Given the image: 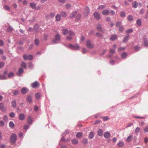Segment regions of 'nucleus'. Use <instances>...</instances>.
<instances>
[{
	"mask_svg": "<svg viewBox=\"0 0 148 148\" xmlns=\"http://www.w3.org/2000/svg\"><path fill=\"white\" fill-rule=\"evenodd\" d=\"M23 70L22 68H20L19 69L18 71L17 74L18 76H20L21 75V74L23 72Z\"/></svg>",
	"mask_w": 148,
	"mask_h": 148,
	"instance_id": "nucleus-26",
	"label": "nucleus"
},
{
	"mask_svg": "<svg viewBox=\"0 0 148 148\" xmlns=\"http://www.w3.org/2000/svg\"><path fill=\"white\" fill-rule=\"evenodd\" d=\"M124 144V143L123 142L120 141L118 143V145L119 147H121L123 146Z\"/></svg>",
	"mask_w": 148,
	"mask_h": 148,
	"instance_id": "nucleus-36",
	"label": "nucleus"
},
{
	"mask_svg": "<svg viewBox=\"0 0 148 148\" xmlns=\"http://www.w3.org/2000/svg\"><path fill=\"white\" fill-rule=\"evenodd\" d=\"M21 66L24 68H26V64L25 63L22 62L21 64Z\"/></svg>",
	"mask_w": 148,
	"mask_h": 148,
	"instance_id": "nucleus-59",
	"label": "nucleus"
},
{
	"mask_svg": "<svg viewBox=\"0 0 148 148\" xmlns=\"http://www.w3.org/2000/svg\"><path fill=\"white\" fill-rule=\"evenodd\" d=\"M15 116V114L13 112H12L10 113V116L12 118H14Z\"/></svg>",
	"mask_w": 148,
	"mask_h": 148,
	"instance_id": "nucleus-57",
	"label": "nucleus"
},
{
	"mask_svg": "<svg viewBox=\"0 0 148 148\" xmlns=\"http://www.w3.org/2000/svg\"><path fill=\"white\" fill-rule=\"evenodd\" d=\"M111 134L110 132H106L104 134V136L105 138H108L110 137Z\"/></svg>",
	"mask_w": 148,
	"mask_h": 148,
	"instance_id": "nucleus-12",
	"label": "nucleus"
},
{
	"mask_svg": "<svg viewBox=\"0 0 148 148\" xmlns=\"http://www.w3.org/2000/svg\"><path fill=\"white\" fill-rule=\"evenodd\" d=\"M12 105L13 108H15L16 106V101L15 100H13L12 102Z\"/></svg>",
	"mask_w": 148,
	"mask_h": 148,
	"instance_id": "nucleus-28",
	"label": "nucleus"
},
{
	"mask_svg": "<svg viewBox=\"0 0 148 148\" xmlns=\"http://www.w3.org/2000/svg\"><path fill=\"white\" fill-rule=\"evenodd\" d=\"M132 6L134 8H136L138 6V4L137 2L136 1L133 2L132 3Z\"/></svg>",
	"mask_w": 148,
	"mask_h": 148,
	"instance_id": "nucleus-33",
	"label": "nucleus"
},
{
	"mask_svg": "<svg viewBox=\"0 0 148 148\" xmlns=\"http://www.w3.org/2000/svg\"><path fill=\"white\" fill-rule=\"evenodd\" d=\"M27 122L29 124H30L32 123V118L31 116L28 117Z\"/></svg>",
	"mask_w": 148,
	"mask_h": 148,
	"instance_id": "nucleus-23",
	"label": "nucleus"
},
{
	"mask_svg": "<svg viewBox=\"0 0 148 148\" xmlns=\"http://www.w3.org/2000/svg\"><path fill=\"white\" fill-rule=\"evenodd\" d=\"M77 13V11L73 12L70 14L69 17L71 18H72L75 17Z\"/></svg>",
	"mask_w": 148,
	"mask_h": 148,
	"instance_id": "nucleus-14",
	"label": "nucleus"
},
{
	"mask_svg": "<svg viewBox=\"0 0 148 148\" xmlns=\"http://www.w3.org/2000/svg\"><path fill=\"white\" fill-rule=\"evenodd\" d=\"M82 15L81 14H78L76 17L75 20L76 21H79L81 18V17Z\"/></svg>",
	"mask_w": 148,
	"mask_h": 148,
	"instance_id": "nucleus-34",
	"label": "nucleus"
},
{
	"mask_svg": "<svg viewBox=\"0 0 148 148\" xmlns=\"http://www.w3.org/2000/svg\"><path fill=\"white\" fill-rule=\"evenodd\" d=\"M106 20L107 22H109L111 21V18L110 17H107L106 18Z\"/></svg>",
	"mask_w": 148,
	"mask_h": 148,
	"instance_id": "nucleus-64",
	"label": "nucleus"
},
{
	"mask_svg": "<svg viewBox=\"0 0 148 148\" xmlns=\"http://www.w3.org/2000/svg\"><path fill=\"white\" fill-rule=\"evenodd\" d=\"M127 54L125 52L121 54V57L123 58H125L127 57Z\"/></svg>",
	"mask_w": 148,
	"mask_h": 148,
	"instance_id": "nucleus-44",
	"label": "nucleus"
},
{
	"mask_svg": "<svg viewBox=\"0 0 148 148\" xmlns=\"http://www.w3.org/2000/svg\"><path fill=\"white\" fill-rule=\"evenodd\" d=\"M13 29L10 26H9L7 28V30L9 32H12Z\"/></svg>",
	"mask_w": 148,
	"mask_h": 148,
	"instance_id": "nucleus-54",
	"label": "nucleus"
},
{
	"mask_svg": "<svg viewBox=\"0 0 148 148\" xmlns=\"http://www.w3.org/2000/svg\"><path fill=\"white\" fill-rule=\"evenodd\" d=\"M60 39V35L59 34H57L55 35L54 38L53 40V42L55 44L58 43L59 42Z\"/></svg>",
	"mask_w": 148,
	"mask_h": 148,
	"instance_id": "nucleus-2",
	"label": "nucleus"
},
{
	"mask_svg": "<svg viewBox=\"0 0 148 148\" xmlns=\"http://www.w3.org/2000/svg\"><path fill=\"white\" fill-rule=\"evenodd\" d=\"M82 134H83V133L81 132H78L76 134V136L77 137V138H80L82 137Z\"/></svg>",
	"mask_w": 148,
	"mask_h": 148,
	"instance_id": "nucleus-29",
	"label": "nucleus"
},
{
	"mask_svg": "<svg viewBox=\"0 0 148 148\" xmlns=\"http://www.w3.org/2000/svg\"><path fill=\"white\" fill-rule=\"evenodd\" d=\"M110 13L109 10L107 9L104 10L102 11L103 14L105 16L108 15Z\"/></svg>",
	"mask_w": 148,
	"mask_h": 148,
	"instance_id": "nucleus-13",
	"label": "nucleus"
},
{
	"mask_svg": "<svg viewBox=\"0 0 148 148\" xmlns=\"http://www.w3.org/2000/svg\"><path fill=\"white\" fill-rule=\"evenodd\" d=\"M129 39V36L127 35L124 38L123 40V42H126Z\"/></svg>",
	"mask_w": 148,
	"mask_h": 148,
	"instance_id": "nucleus-38",
	"label": "nucleus"
},
{
	"mask_svg": "<svg viewBox=\"0 0 148 148\" xmlns=\"http://www.w3.org/2000/svg\"><path fill=\"white\" fill-rule=\"evenodd\" d=\"M103 131L102 129H99L97 132V134L99 136H101L103 135Z\"/></svg>",
	"mask_w": 148,
	"mask_h": 148,
	"instance_id": "nucleus-21",
	"label": "nucleus"
},
{
	"mask_svg": "<svg viewBox=\"0 0 148 148\" xmlns=\"http://www.w3.org/2000/svg\"><path fill=\"white\" fill-rule=\"evenodd\" d=\"M30 6L33 9H36V5L34 3H30Z\"/></svg>",
	"mask_w": 148,
	"mask_h": 148,
	"instance_id": "nucleus-24",
	"label": "nucleus"
},
{
	"mask_svg": "<svg viewBox=\"0 0 148 148\" xmlns=\"http://www.w3.org/2000/svg\"><path fill=\"white\" fill-rule=\"evenodd\" d=\"M4 65V63L3 62H0V69L3 67Z\"/></svg>",
	"mask_w": 148,
	"mask_h": 148,
	"instance_id": "nucleus-60",
	"label": "nucleus"
},
{
	"mask_svg": "<svg viewBox=\"0 0 148 148\" xmlns=\"http://www.w3.org/2000/svg\"><path fill=\"white\" fill-rule=\"evenodd\" d=\"M55 15V14L54 12H51L49 14V17H50L53 18V17Z\"/></svg>",
	"mask_w": 148,
	"mask_h": 148,
	"instance_id": "nucleus-53",
	"label": "nucleus"
},
{
	"mask_svg": "<svg viewBox=\"0 0 148 148\" xmlns=\"http://www.w3.org/2000/svg\"><path fill=\"white\" fill-rule=\"evenodd\" d=\"M94 136V132L92 131H91L90 132L89 134L88 137L90 139H92Z\"/></svg>",
	"mask_w": 148,
	"mask_h": 148,
	"instance_id": "nucleus-20",
	"label": "nucleus"
},
{
	"mask_svg": "<svg viewBox=\"0 0 148 148\" xmlns=\"http://www.w3.org/2000/svg\"><path fill=\"white\" fill-rule=\"evenodd\" d=\"M68 47L72 50H78L80 48L78 44L73 45L71 44L69 45Z\"/></svg>",
	"mask_w": 148,
	"mask_h": 148,
	"instance_id": "nucleus-1",
	"label": "nucleus"
},
{
	"mask_svg": "<svg viewBox=\"0 0 148 148\" xmlns=\"http://www.w3.org/2000/svg\"><path fill=\"white\" fill-rule=\"evenodd\" d=\"M34 32L36 33L39 30V26L38 25L36 24L34 25Z\"/></svg>",
	"mask_w": 148,
	"mask_h": 148,
	"instance_id": "nucleus-16",
	"label": "nucleus"
},
{
	"mask_svg": "<svg viewBox=\"0 0 148 148\" xmlns=\"http://www.w3.org/2000/svg\"><path fill=\"white\" fill-rule=\"evenodd\" d=\"M144 43L145 47H147L148 46V41L146 39H144Z\"/></svg>",
	"mask_w": 148,
	"mask_h": 148,
	"instance_id": "nucleus-37",
	"label": "nucleus"
},
{
	"mask_svg": "<svg viewBox=\"0 0 148 148\" xmlns=\"http://www.w3.org/2000/svg\"><path fill=\"white\" fill-rule=\"evenodd\" d=\"M33 96L30 95H28L26 97V100L29 103H31L32 102Z\"/></svg>",
	"mask_w": 148,
	"mask_h": 148,
	"instance_id": "nucleus-9",
	"label": "nucleus"
},
{
	"mask_svg": "<svg viewBox=\"0 0 148 148\" xmlns=\"http://www.w3.org/2000/svg\"><path fill=\"white\" fill-rule=\"evenodd\" d=\"M28 89L25 87H23L21 90V93L22 94H25L27 92Z\"/></svg>",
	"mask_w": 148,
	"mask_h": 148,
	"instance_id": "nucleus-15",
	"label": "nucleus"
},
{
	"mask_svg": "<svg viewBox=\"0 0 148 148\" xmlns=\"http://www.w3.org/2000/svg\"><path fill=\"white\" fill-rule=\"evenodd\" d=\"M40 86L39 83L37 81H36L31 84V87L34 88H36L39 87Z\"/></svg>",
	"mask_w": 148,
	"mask_h": 148,
	"instance_id": "nucleus-6",
	"label": "nucleus"
},
{
	"mask_svg": "<svg viewBox=\"0 0 148 148\" xmlns=\"http://www.w3.org/2000/svg\"><path fill=\"white\" fill-rule=\"evenodd\" d=\"M127 18L129 21H132L133 20V17L132 15H129Z\"/></svg>",
	"mask_w": 148,
	"mask_h": 148,
	"instance_id": "nucleus-35",
	"label": "nucleus"
},
{
	"mask_svg": "<svg viewBox=\"0 0 148 148\" xmlns=\"http://www.w3.org/2000/svg\"><path fill=\"white\" fill-rule=\"evenodd\" d=\"M25 118V116L24 114H21L19 115V118L20 120H23Z\"/></svg>",
	"mask_w": 148,
	"mask_h": 148,
	"instance_id": "nucleus-22",
	"label": "nucleus"
},
{
	"mask_svg": "<svg viewBox=\"0 0 148 148\" xmlns=\"http://www.w3.org/2000/svg\"><path fill=\"white\" fill-rule=\"evenodd\" d=\"M61 18V16L59 14H57L56 16V20L57 21H60Z\"/></svg>",
	"mask_w": 148,
	"mask_h": 148,
	"instance_id": "nucleus-18",
	"label": "nucleus"
},
{
	"mask_svg": "<svg viewBox=\"0 0 148 148\" xmlns=\"http://www.w3.org/2000/svg\"><path fill=\"white\" fill-rule=\"evenodd\" d=\"M4 8L6 10L9 11L10 10V8L8 5H5L4 6Z\"/></svg>",
	"mask_w": 148,
	"mask_h": 148,
	"instance_id": "nucleus-43",
	"label": "nucleus"
},
{
	"mask_svg": "<svg viewBox=\"0 0 148 148\" xmlns=\"http://www.w3.org/2000/svg\"><path fill=\"white\" fill-rule=\"evenodd\" d=\"M71 142L73 144H77L78 143V141L76 139H73L71 140Z\"/></svg>",
	"mask_w": 148,
	"mask_h": 148,
	"instance_id": "nucleus-32",
	"label": "nucleus"
},
{
	"mask_svg": "<svg viewBox=\"0 0 148 148\" xmlns=\"http://www.w3.org/2000/svg\"><path fill=\"white\" fill-rule=\"evenodd\" d=\"M33 64L31 62L29 63V67L30 69H32L33 68Z\"/></svg>",
	"mask_w": 148,
	"mask_h": 148,
	"instance_id": "nucleus-58",
	"label": "nucleus"
},
{
	"mask_svg": "<svg viewBox=\"0 0 148 148\" xmlns=\"http://www.w3.org/2000/svg\"><path fill=\"white\" fill-rule=\"evenodd\" d=\"M65 6H66L65 8L67 9H70L71 8V5L70 4H69V3L67 4Z\"/></svg>",
	"mask_w": 148,
	"mask_h": 148,
	"instance_id": "nucleus-51",
	"label": "nucleus"
},
{
	"mask_svg": "<svg viewBox=\"0 0 148 148\" xmlns=\"http://www.w3.org/2000/svg\"><path fill=\"white\" fill-rule=\"evenodd\" d=\"M17 139L16 135L15 134H13L10 137V141L12 143H14L15 142Z\"/></svg>",
	"mask_w": 148,
	"mask_h": 148,
	"instance_id": "nucleus-4",
	"label": "nucleus"
},
{
	"mask_svg": "<svg viewBox=\"0 0 148 148\" xmlns=\"http://www.w3.org/2000/svg\"><path fill=\"white\" fill-rule=\"evenodd\" d=\"M68 133H69V131H68V130H66L64 132V133L62 134V136H63L62 137V138H61V140H62V141H63L64 142L66 141V140L65 139V138L64 137V136H65L66 134H67Z\"/></svg>",
	"mask_w": 148,
	"mask_h": 148,
	"instance_id": "nucleus-11",
	"label": "nucleus"
},
{
	"mask_svg": "<svg viewBox=\"0 0 148 148\" xmlns=\"http://www.w3.org/2000/svg\"><path fill=\"white\" fill-rule=\"evenodd\" d=\"M120 15L121 17L124 18L126 16V13L125 12L122 11L121 12Z\"/></svg>",
	"mask_w": 148,
	"mask_h": 148,
	"instance_id": "nucleus-30",
	"label": "nucleus"
},
{
	"mask_svg": "<svg viewBox=\"0 0 148 148\" xmlns=\"http://www.w3.org/2000/svg\"><path fill=\"white\" fill-rule=\"evenodd\" d=\"M19 91L17 90H15L13 91L12 93L14 95H16L18 94Z\"/></svg>",
	"mask_w": 148,
	"mask_h": 148,
	"instance_id": "nucleus-48",
	"label": "nucleus"
},
{
	"mask_svg": "<svg viewBox=\"0 0 148 148\" xmlns=\"http://www.w3.org/2000/svg\"><path fill=\"white\" fill-rule=\"evenodd\" d=\"M97 29L100 31L103 32V29L102 27V25L100 24H98L97 25Z\"/></svg>",
	"mask_w": 148,
	"mask_h": 148,
	"instance_id": "nucleus-17",
	"label": "nucleus"
},
{
	"mask_svg": "<svg viewBox=\"0 0 148 148\" xmlns=\"http://www.w3.org/2000/svg\"><path fill=\"white\" fill-rule=\"evenodd\" d=\"M121 24V22L117 21L116 22V27H119L120 25Z\"/></svg>",
	"mask_w": 148,
	"mask_h": 148,
	"instance_id": "nucleus-61",
	"label": "nucleus"
},
{
	"mask_svg": "<svg viewBox=\"0 0 148 148\" xmlns=\"http://www.w3.org/2000/svg\"><path fill=\"white\" fill-rule=\"evenodd\" d=\"M60 15L63 17H65L67 16V13L65 11H62L60 12Z\"/></svg>",
	"mask_w": 148,
	"mask_h": 148,
	"instance_id": "nucleus-19",
	"label": "nucleus"
},
{
	"mask_svg": "<svg viewBox=\"0 0 148 148\" xmlns=\"http://www.w3.org/2000/svg\"><path fill=\"white\" fill-rule=\"evenodd\" d=\"M7 79L5 75H0V79Z\"/></svg>",
	"mask_w": 148,
	"mask_h": 148,
	"instance_id": "nucleus-46",
	"label": "nucleus"
},
{
	"mask_svg": "<svg viewBox=\"0 0 148 148\" xmlns=\"http://www.w3.org/2000/svg\"><path fill=\"white\" fill-rule=\"evenodd\" d=\"M9 125L11 128H13L14 126V124L12 121H10L9 123Z\"/></svg>",
	"mask_w": 148,
	"mask_h": 148,
	"instance_id": "nucleus-39",
	"label": "nucleus"
},
{
	"mask_svg": "<svg viewBox=\"0 0 148 148\" xmlns=\"http://www.w3.org/2000/svg\"><path fill=\"white\" fill-rule=\"evenodd\" d=\"M14 75V73L12 72L10 73L8 75V77H12Z\"/></svg>",
	"mask_w": 148,
	"mask_h": 148,
	"instance_id": "nucleus-63",
	"label": "nucleus"
},
{
	"mask_svg": "<svg viewBox=\"0 0 148 148\" xmlns=\"http://www.w3.org/2000/svg\"><path fill=\"white\" fill-rule=\"evenodd\" d=\"M82 143L86 145L88 143V140L86 138H84L82 140Z\"/></svg>",
	"mask_w": 148,
	"mask_h": 148,
	"instance_id": "nucleus-25",
	"label": "nucleus"
},
{
	"mask_svg": "<svg viewBox=\"0 0 148 148\" xmlns=\"http://www.w3.org/2000/svg\"><path fill=\"white\" fill-rule=\"evenodd\" d=\"M133 31V29H130L127 30L126 31V32L127 33H131Z\"/></svg>",
	"mask_w": 148,
	"mask_h": 148,
	"instance_id": "nucleus-62",
	"label": "nucleus"
},
{
	"mask_svg": "<svg viewBox=\"0 0 148 148\" xmlns=\"http://www.w3.org/2000/svg\"><path fill=\"white\" fill-rule=\"evenodd\" d=\"M34 43L36 45H38L39 43V40L37 39H35L34 40Z\"/></svg>",
	"mask_w": 148,
	"mask_h": 148,
	"instance_id": "nucleus-55",
	"label": "nucleus"
},
{
	"mask_svg": "<svg viewBox=\"0 0 148 148\" xmlns=\"http://www.w3.org/2000/svg\"><path fill=\"white\" fill-rule=\"evenodd\" d=\"M125 47H120L118 49V51L119 52H120L121 51H123L125 49Z\"/></svg>",
	"mask_w": 148,
	"mask_h": 148,
	"instance_id": "nucleus-56",
	"label": "nucleus"
},
{
	"mask_svg": "<svg viewBox=\"0 0 148 148\" xmlns=\"http://www.w3.org/2000/svg\"><path fill=\"white\" fill-rule=\"evenodd\" d=\"M62 31H63V34L64 35H66L68 33H69L68 30L66 29H63Z\"/></svg>",
	"mask_w": 148,
	"mask_h": 148,
	"instance_id": "nucleus-47",
	"label": "nucleus"
},
{
	"mask_svg": "<svg viewBox=\"0 0 148 148\" xmlns=\"http://www.w3.org/2000/svg\"><path fill=\"white\" fill-rule=\"evenodd\" d=\"M86 45L87 47L89 48L92 49L94 47V45L91 43L90 40H88L87 41Z\"/></svg>",
	"mask_w": 148,
	"mask_h": 148,
	"instance_id": "nucleus-7",
	"label": "nucleus"
},
{
	"mask_svg": "<svg viewBox=\"0 0 148 148\" xmlns=\"http://www.w3.org/2000/svg\"><path fill=\"white\" fill-rule=\"evenodd\" d=\"M90 12V9L88 7H86L85 8L84 11V16L86 17L89 14Z\"/></svg>",
	"mask_w": 148,
	"mask_h": 148,
	"instance_id": "nucleus-3",
	"label": "nucleus"
},
{
	"mask_svg": "<svg viewBox=\"0 0 148 148\" xmlns=\"http://www.w3.org/2000/svg\"><path fill=\"white\" fill-rule=\"evenodd\" d=\"M93 15L96 19L99 20L100 18V16L99 13L97 12H94Z\"/></svg>",
	"mask_w": 148,
	"mask_h": 148,
	"instance_id": "nucleus-10",
	"label": "nucleus"
},
{
	"mask_svg": "<svg viewBox=\"0 0 148 148\" xmlns=\"http://www.w3.org/2000/svg\"><path fill=\"white\" fill-rule=\"evenodd\" d=\"M134 117L135 118H137L138 119H145V117H142L140 116H134Z\"/></svg>",
	"mask_w": 148,
	"mask_h": 148,
	"instance_id": "nucleus-49",
	"label": "nucleus"
},
{
	"mask_svg": "<svg viewBox=\"0 0 148 148\" xmlns=\"http://www.w3.org/2000/svg\"><path fill=\"white\" fill-rule=\"evenodd\" d=\"M136 24L139 26H140L142 24L141 21L140 19H138L136 21Z\"/></svg>",
	"mask_w": 148,
	"mask_h": 148,
	"instance_id": "nucleus-42",
	"label": "nucleus"
},
{
	"mask_svg": "<svg viewBox=\"0 0 148 148\" xmlns=\"http://www.w3.org/2000/svg\"><path fill=\"white\" fill-rule=\"evenodd\" d=\"M132 136L130 135L127 137V138L126 139V141L127 142H130L132 140Z\"/></svg>",
	"mask_w": 148,
	"mask_h": 148,
	"instance_id": "nucleus-31",
	"label": "nucleus"
},
{
	"mask_svg": "<svg viewBox=\"0 0 148 148\" xmlns=\"http://www.w3.org/2000/svg\"><path fill=\"white\" fill-rule=\"evenodd\" d=\"M143 130L145 132H148V126H146L144 127L143 128Z\"/></svg>",
	"mask_w": 148,
	"mask_h": 148,
	"instance_id": "nucleus-50",
	"label": "nucleus"
},
{
	"mask_svg": "<svg viewBox=\"0 0 148 148\" xmlns=\"http://www.w3.org/2000/svg\"><path fill=\"white\" fill-rule=\"evenodd\" d=\"M140 49V47L138 46H136L134 47V50L136 51H139Z\"/></svg>",
	"mask_w": 148,
	"mask_h": 148,
	"instance_id": "nucleus-41",
	"label": "nucleus"
},
{
	"mask_svg": "<svg viewBox=\"0 0 148 148\" xmlns=\"http://www.w3.org/2000/svg\"><path fill=\"white\" fill-rule=\"evenodd\" d=\"M40 96V94L39 93H37L35 95V98L36 99H39Z\"/></svg>",
	"mask_w": 148,
	"mask_h": 148,
	"instance_id": "nucleus-40",
	"label": "nucleus"
},
{
	"mask_svg": "<svg viewBox=\"0 0 148 148\" xmlns=\"http://www.w3.org/2000/svg\"><path fill=\"white\" fill-rule=\"evenodd\" d=\"M69 35L67 37V39L68 40H70L72 39V37L74 35V33L72 31L70 30L69 32Z\"/></svg>",
	"mask_w": 148,
	"mask_h": 148,
	"instance_id": "nucleus-5",
	"label": "nucleus"
},
{
	"mask_svg": "<svg viewBox=\"0 0 148 148\" xmlns=\"http://www.w3.org/2000/svg\"><path fill=\"white\" fill-rule=\"evenodd\" d=\"M23 58L25 60H32L33 58V56L31 55H25L23 56Z\"/></svg>",
	"mask_w": 148,
	"mask_h": 148,
	"instance_id": "nucleus-8",
	"label": "nucleus"
},
{
	"mask_svg": "<svg viewBox=\"0 0 148 148\" xmlns=\"http://www.w3.org/2000/svg\"><path fill=\"white\" fill-rule=\"evenodd\" d=\"M105 6L104 5H101L99 6L98 9L99 10H101L105 9Z\"/></svg>",
	"mask_w": 148,
	"mask_h": 148,
	"instance_id": "nucleus-45",
	"label": "nucleus"
},
{
	"mask_svg": "<svg viewBox=\"0 0 148 148\" xmlns=\"http://www.w3.org/2000/svg\"><path fill=\"white\" fill-rule=\"evenodd\" d=\"M140 130V128L138 127H137L136 128L135 132L136 133H138L139 132Z\"/></svg>",
	"mask_w": 148,
	"mask_h": 148,
	"instance_id": "nucleus-52",
	"label": "nucleus"
},
{
	"mask_svg": "<svg viewBox=\"0 0 148 148\" xmlns=\"http://www.w3.org/2000/svg\"><path fill=\"white\" fill-rule=\"evenodd\" d=\"M117 38V36L115 35H114L111 36L110 38V40H111L114 41L116 40Z\"/></svg>",
	"mask_w": 148,
	"mask_h": 148,
	"instance_id": "nucleus-27",
	"label": "nucleus"
}]
</instances>
